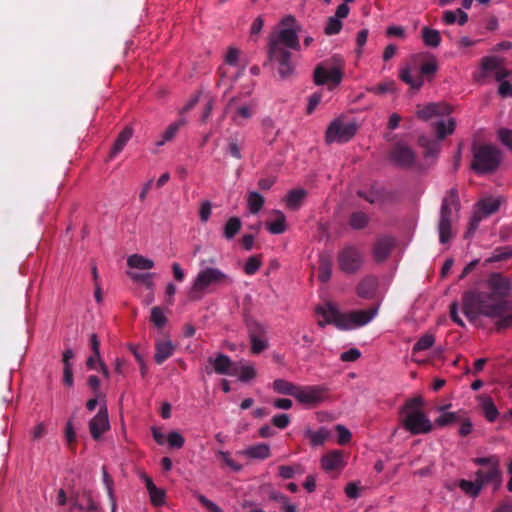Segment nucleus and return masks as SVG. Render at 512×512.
I'll return each instance as SVG.
<instances>
[{
	"label": "nucleus",
	"instance_id": "obj_3",
	"mask_svg": "<svg viewBox=\"0 0 512 512\" xmlns=\"http://www.w3.org/2000/svg\"><path fill=\"white\" fill-rule=\"evenodd\" d=\"M421 397L410 399L402 409V425L413 435L429 433L433 424L424 414Z\"/></svg>",
	"mask_w": 512,
	"mask_h": 512
},
{
	"label": "nucleus",
	"instance_id": "obj_25",
	"mask_svg": "<svg viewBox=\"0 0 512 512\" xmlns=\"http://www.w3.org/2000/svg\"><path fill=\"white\" fill-rule=\"evenodd\" d=\"M476 399L485 418L489 422L495 421L499 415V412L495 406L493 399L490 396L483 394L478 395Z\"/></svg>",
	"mask_w": 512,
	"mask_h": 512
},
{
	"label": "nucleus",
	"instance_id": "obj_36",
	"mask_svg": "<svg viewBox=\"0 0 512 512\" xmlns=\"http://www.w3.org/2000/svg\"><path fill=\"white\" fill-rule=\"evenodd\" d=\"M393 158L398 164L406 166L413 163L414 153L409 147L399 145L394 150Z\"/></svg>",
	"mask_w": 512,
	"mask_h": 512
},
{
	"label": "nucleus",
	"instance_id": "obj_64",
	"mask_svg": "<svg viewBox=\"0 0 512 512\" xmlns=\"http://www.w3.org/2000/svg\"><path fill=\"white\" fill-rule=\"evenodd\" d=\"M499 139L501 142L512 150V130L501 129L499 130Z\"/></svg>",
	"mask_w": 512,
	"mask_h": 512
},
{
	"label": "nucleus",
	"instance_id": "obj_30",
	"mask_svg": "<svg viewBox=\"0 0 512 512\" xmlns=\"http://www.w3.org/2000/svg\"><path fill=\"white\" fill-rule=\"evenodd\" d=\"M98 508L97 503L94 501L92 496L88 493L78 495L75 499L73 509L83 512H93Z\"/></svg>",
	"mask_w": 512,
	"mask_h": 512
},
{
	"label": "nucleus",
	"instance_id": "obj_9",
	"mask_svg": "<svg viewBox=\"0 0 512 512\" xmlns=\"http://www.w3.org/2000/svg\"><path fill=\"white\" fill-rule=\"evenodd\" d=\"M500 163V152L491 145H483L474 153L473 168L479 173L493 171Z\"/></svg>",
	"mask_w": 512,
	"mask_h": 512
},
{
	"label": "nucleus",
	"instance_id": "obj_5",
	"mask_svg": "<svg viewBox=\"0 0 512 512\" xmlns=\"http://www.w3.org/2000/svg\"><path fill=\"white\" fill-rule=\"evenodd\" d=\"M481 468L476 472V477L484 487L487 484H494L496 487L501 483L500 458L497 455L479 457L473 460Z\"/></svg>",
	"mask_w": 512,
	"mask_h": 512
},
{
	"label": "nucleus",
	"instance_id": "obj_14",
	"mask_svg": "<svg viewBox=\"0 0 512 512\" xmlns=\"http://www.w3.org/2000/svg\"><path fill=\"white\" fill-rule=\"evenodd\" d=\"M269 52L271 61L277 65L279 75L282 78L289 77L294 71L291 53L285 47H279L276 43L270 47Z\"/></svg>",
	"mask_w": 512,
	"mask_h": 512
},
{
	"label": "nucleus",
	"instance_id": "obj_45",
	"mask_svg": "<svg viewBox=\"0 0 512 512\" xmlns=\"http://www.w3.org/2000/svg\"><path fill=\"white\" fill-rule=\"evenodd\" d=\"M443 19L446 24L458 22L460 25H463L467 22L468 15L461 9H457L455 11L448 10L444 12Z\"/></svg>",
	"mask_w": 512,
	"mask_h": 512
},
{
	"label": "nucleus",
	"instance_id": "obj_40",
	"mask_svg": "<svg viewBox=\"0 0 512 512\" xmlns=\"http://www.w3.org/2000/svg\"><path fill=\"white\" fill-rule=\"evenodd\" d=\"M458 486L466 495L471 497L478 496L483 488L477 477L474 481L462 479L459 481Z\"/></svg>",
	"mask_w": 512,
	"mask_h": 512
},
{
	"label": "nucleus",
	"instance_id": "obj_61",
	"mask_svg": "<svg viewBox=\"0 0 512 512\" xmlns=\"http://www.w3.org/2000/svg\"><path fill=\"white\" fill-rule=\"evenodd\" d=\"M367 39H368V30H366V29L361 30L357 34V37H356V43H357L356 54H357V57H360L362 55L363 47L366 44Z\"/></svg>",
	"mask_w": 512,
	"mask_h": 512
},
{
	"label": "nucleus",
	"instance_id": "obj_47",
	"mask_svg": "<svg viewBox=\"0 0 512 512\" xmlns=\"http://www.w3.org/2000/svg\"><path fill=\"white\" fill-rule=\"evenodd\" d=\"M150 321L156 328L162 329L167 324L168 319L165 311L155 306L151 309Z\"/></svg>",
	"mask_w": 512,
	"mask_h": 512
},
{
	"label": "nucleus",
	"instance_id": "obj_43",
	"mask_svg": "<svg viewBox=\"0 0 512 512\" xmlns=\"http://www.w3.org/2000/svg\"><path fill=\"white\" fill-rule=\"evenodd\" d=\"M273 389L275 392L279 394L290 395L295 397L298 386L284 379H276L273 382Z\"/></svg>",
	"mask_w": 512,
	"mask_h": 512
},
{
	"label": "nucleus",
	"instance_id": "obj_59",
	"mask_svg": "<svg viewBox=\"0 0 512 512\" xmlns=\"http://www.w3.org/2000/svg\"><path fill=\"white\" fill-rule=\"evenodd\" d=\"M420 144L422 147H424L426 149V154L427 155H434L436 154L439 149H440V145L438 142L436 141H430V140H427L425 138H421L420 139Z\"/></svg>",
	"mask_w": 512,
	"mask_h": 512
},
{
	"label": "nucleus",
	"instance_id": "obj_41",
	"mask_svg": "<svg viewBox=\"0 0 512 512\" xmlns=\"http://www.w3.org/2000/svg\"><path fill=\"white\" fill-rule=\"evenodd\" d=\"M305 435L310 439V442L313 446H319L327 441L330 433L326 428H320L317 431L307 429L305 431Z\"/></svg>",
	"mask_w": 512,
	"mask_h": 512
},
{
	"label": "nucleus",
	"instance_id": "obj_62",
	"mask_svg": "<svg viewBox=\"0 0 512 512\" xmlns=\"http://www.w3.org/2000/svg\"><path fill=\"white\" fill-rule=\"evenodd\" d=\"M218 455L221 457V459L223 460V462L228 466L230 467L232 470L234 471H240L242 469V465H240L239 463L235 462L230 454L228 452H224V451H219L218 452Z\"/></svg>",
	"mask_w": 512,
	"mask_h": 512
},
{
	"label": "nucleus",
	"instance_id": "obj_56",
	"mask_svg": "<svg viewBox=\"0 0 512 512\" xmlns=\"http://www.w3.org/2000/svg\"><path fill=\"white\" fill-rule=\"evenodd\" d=\"M335 429L338 433V444L344 445L351 440L352 434L345 426L338 424L336 425Z\"/></svg>",
	"mask_w": 512,
	"mask_h": 512
},
{
	"label": "nucleus",
	"instance_id": "obj_11",
	"mask_svg": "<svg viewBox=\"0 0 512 512\" xmlns=\"http://www.w3.org/2000/svg\"><path fill=\"white\" fill-rule=\"evenodd\" d=\"M483 68L486 71L491 72L496 80L500 82L498 91L501 96H512V85L505 80L509 75V71L503 67L501 59L497 57L487 58L483 62Z\"/></svg>",
	"mask_w": 512,
	"mask_h": 512
},
{
	"label": "nucleus",
	"instance_id": "obj_22",
	"mask_svg": "<svg viewBox=\"0 0 512 512\" xmlns=\"http://www.w3.org/2000/svg\"><path fill=\"white\" fill-rule=\"evenodd\" d=\"M349 11L350 9L347 4L343 3L339 5L335 15L328 18L324 27V33L329 36L338 34L342 29L341 20L348 16Z\"/></svg>",
	"mask_w": 512,
	"mask_h": 512
},
{
	"label": "nucleus",
	"instance_id": "obj_55",
	"mask_svg": "<svg viewBox=\"0 0 512 512\" xmlns=\"http://www.w3.org/2000/svg\"><path fill=\"white\" fill-rule=\"evenodd\" d=\"M167 442L169 447L179 449L184 445L185 439L178 431H171L167 435Z\"/></svg>",
	"mask_w": 512,
	"mask_h": 512
},
{
	"label": "nucleus",
	"instance_id": "obj_7",
	"mask_svg": "<svg viewBox=\"0 0 512 512\" xmlns=\"http://www.w3.org/2000/svg\"><path fill=\"white\" fill-rule=\"evenodd\" d=\"M358 125L354 120L340 117L330 123L326 131V142L344 143L357 132Z\"/></svg>",
	"mask_w": 512,
	"mask_h": 512
},
{
	"label": "nucleus",
	"instance_id": "obj_46",
	"mask_svg": "<svg viewBox=\"0 0 512 512\" xmlns=\"http://www.w3.org/2000/svg\"><path fill=\"white\" fill-rule=\"evenodd\" d=\"M399 77L402 81L410 85L412 88H419L423 85V80L419 75H413L409 68H403Z\"/></svg>",
	"mask_w": 512,
	"mask_h": 512
},
{
	"label": "nucleus",
	"instance_id": "obj_16",
	"mask_svg": "<svg viewBox=\"0 0 512 512\" xmlns=\"http://www.w3.org/2000/svg\"><path fill=\"white\" fill-rule=\"evenodd\" d=\"M256 105L253 102L239 104L232 99L227 105V113L230 114L231 120L238 126L244 125L252 118Z\"/></svg>",
	"mask_w": 512,
	"mask_h": 512
},
{
	"label": "nucleus",
	"instance_id": "obj_32",
	"mask_svg": "<svg viewBox=\"0 0 512 512\" xmlns=\"http://www.w3.org/2000/svg\"><path fill=\"white\" fill-rule=\"evenodd\" d=\"M127 265L132 269L150 270L154 267V261L141 254H132L127 258Z\"/></svg>",
	"mask_w": 512,
	"mask_h": 512
},
{
	"label": "nucleus",
	"instance_id": "obj_44",
	"mask_svg": "<svg viewBox=\"0 0 512 512\" xmlns=\"http://www.w3.org/2000/svg\"><path fill=\"white\" fill-rule=\"evenodd\" d=\"M264 197L256 191H251L247 196V206L252 214L258 213L264 205Z\"/></svg>",
	"mask_w": 512,
	"mask_h": 512
},
{
	"label": "nucleus",
	"instance_id": "obj_29",
	"mask_svg": "<svg viewBox=\"0 0 512 512\" xmlns=\"http://www.w3.org/2000/svg\"><path fill=\"white\" fill-rule=\"evenodd\" d=\"M435 130L437 133L438 139H443L447 135H450L455 130V121L449 115L444 117H439L435 124Z\"/></svg>",
	"mask_w": 512,
	"mask_h": 512
},
{
	"label": "nucleus",
	"instance_id": "obj_4",
	"mask_svg": "<svg viewBox=\"0 0 512 512\" xmlns=\"http://www.w3.org/2000/svg\"><path fill=\"white\" fill-rule=\"evenodd\" d=\"M300 30L301 25L297 22L294 16H285L279 23L278 31L272 35L270 39V47L276 43L279 47L300 50V43L298 38V32Z\"/></svg>",
	"mask_w": 512,
	"mask_h": 512
},
{
	"label": "nucleus",
	"instance_id": "obj_10",
	"mask_svg": "<svg viewBox=\"0 0 512 512\" xmlns=\"http://www.w3.org/2000/svg\"><path fill=\"white\" fill-rule=\"evenodd\" d=\"M502 199L500 197L488 196L481 199L477 204L475 211L469 223L468 234H473L482 219L498 211Z\"/></svg>",
	"mask_w": 512,
	"mask_h": 512
},
{
	"label": "nucleus",
	"instance_id": "obj_38",
	"mask_svg": "<svg viewBox=\"0 0 512 512\" xmlns=\"http://www.w3.org/2000/svg\"><path fill=\"white\" fill-rule=\"evenodd\" d=\"M394 241L389 238L379 240L374 248V257L377 261H383L389 255Z\"/></svg>",
	"mask_w": 512,
	"mask_h": 512
},
{
	"label": "nucleus",
	"instance_id": "obj_35",
	"mask_svg": "<svg viewBox=\"0 0 512 512\" xmlns=\"http://www.w3.org/2000/svg\"><path fill=\"white\" fill-rule=\"evenodd\" d=\"M133 135V129L131 127L124 128L121 133L118 135L112 149L110 152V157L113 158L117 154H119L127 144V142L131 139Z\"/></svg>",
	"mask_w": 512,
	"mask_h": 512
},
{
	"label": "nucleus",
	"instance_id": "obj_57",
	"mask_svg": "<svg viewBox=\"0 0 512 512\" xmlns=\"http://www.w3.org/2000/svg\"><path fill=\"white\" fill-rule=\"evenodd\" d=\"M368 222V217L366 214L362 212L354 213L351 216L350 224L353 228L360 229L363 228Z\"/></svg>",
	"mask_w": 512,
	"mask_h": 512
},
{
	"label": "nucleus",
	"instance_id": "obj_27",
	"mask_svg": "<svg viewBox=\"0 0 512 512\" xmlns=\"http://www.w3.org/2000/svg\"><path fill=\"white\" fill-rule=\"evenodd\" d=\"M240 454L251 459L264 460L270 457L271 452L268 444L261 443L243 449Z\"/></svg>",
	"mask_w": 512,
	"mask_h": 512
},
{
	"label": "nucleus",
	"instance_id": "obj_54",
	"mask_svg": "<svg viewBox=\"0 0 512 512\" xmlns=\"http://www.w3.org/2000/svg\"><path fill=\"white\" fill-rule=\"evenodd\" d=\"M261 264V259L258 256H251L247 259L244 265V272L247 275H253L259 270Z\"/></svg>",
	"mask_w": 512,
	"mask_h": 512
},
{
	"label": "nucleus",
	"instance_id": "obj_34",
	"mask_svg": "<svg viewBox=\"0 0 512 512\" xmlns=\"http://www.w3.org/2000/svg\"><path fill=\"white\" fill-rule=\"evenodd\" d=\"M306 197V191L301 188L289 191L285 197V204L289 209L296 210Z\"/></svg>",
	"mask_w": 512,
	"mask_h": 512
},
{
	"label": "nucleus",
	"instance_id": "obj_19",
	"mask_svg": "<svg viewBox=\"0 0 512 512\" xmlns=\"http://www.w3.org/2000/svg\"><path fill=\"white\" fill-rule=\"evenodd\" d=\"M452 108L443 102L429 103L425 106H418L416 115L423 120H430L450 115Z\"/></svg>",
	"mask_w": 512,
	"mask_h": 512
},
{
	"label": "nucleus",
	"instance_id": "obj_18",
	"mask_svg": "<svg viewBox=\"0 0 512 512\" xmlns=\"http://www.w3.org/2000/svg\"><path fill=\"white\" fill-rule=\"evenodd\" d=\"M110 428L108 412L106 405L103 404L98 413L90 420L89 422V430L92 437L95 440L100 439V437L108 431Z\"/></svg>",
	"mask_w": 512,
	"mask_h": 512
},
{
	"label": "nucleus",
	"instance_id": "obj_26",
	"mask_svg": "<svg viewBox=\"0 0 512 512\" xmlns=\"http://www.w3.org/2000/svg\"><path fill=\"white\" fill-rule=\"evenodd\" d=\"M265 334V328L260 325H255V330L250 331L251 349L252 352L258 354L268 347L267 340L262 337Z\"/></svg>",
	"mask_w": 512,
	"mask_h": 512
},
{
	"label": "nucleus",
	"instance_id": "obj_24",
	"mask_svg": "<svg viewBox=\"0 0 512 512\" xmlns=\"http://www.w3.org/2000/svg\"><path fill=\"white\" fill-rule=\"evenodd\" d=\"M141 478L145 482L149 493L150 501L154 506H161L165 503L166 493L163 489L157 488L152 479L146 474H142Z\"/></svg>",
	"mask_w": 512,
	"mask_h": 512
},
{
	"label": "nucleus",
	"instance_id": "obj_28",
	"mask_svg": "<svg viewBox=\"0 0 512 512\" xmlns=\"http://www.w3.org/2000/svg\"><path fill=\"white\" fill-rule=\"evenodd\" d=\"M271 220L267 222V229L272 234H282L286 231V217L278 210L271 213Z\"/></svg>",
	"mask_w": 512,
	"mask_h": 512
},
{
	"label": "nucleus",
	"instance_id": "obj_20",
	"mask_svg": "<svg viewBox=\"0 0 512 512\" xmlns=\"http://www.w3.org/2000/svg\"><path fill=\"white\" fill-rule=\"evenodd\" d=\"M234 366L235 363H232L228 356L224 354H218L215 357H210L208 359L206 371L207 373H211L213 371L217 374L231 376Z\"/></svg>",
	"mask_w": 512,
	"mask_h": 512
},
{
	"label": "nucleus",
	"instance_id": "obj_31",
	"mask_svg": "<svg viewBox=\"0 0 512 512\" xmlns=\"http://www.w3.org/2000/svg\"><path fill=\"white\" fill-rule=\"evenodd\" d=\"M450 405L439 407L438 411L442 412L441 415L435 420V425L439 427L448 426L457 421H461L463 419L462 411L458 412H446L445 409Z\"/></svg>",
	"mask_w": 512,
	"mask_h": 512
},
{
	"label": "nucleus",
	"instance_id": "obj_58",
	"mask_svg": "<svg viewBox=\"0 0 512 512\" xmlns=\"http://www.w3.org/2000/svg\"><path fill=\"white\" fill-rule=\"evenodd\" d=\"M301 469L299 465L296 466H288V465H282L279 467V475L283 479H290L294 477L296 473H300Z\"/></svg>",
	"mask_w": 512,
	"mask_h": 512
},
{
	"label": "nucleus",
	"instance_id": "obj_37",
	"mask_svg": "<svg viewBox=\"0 0 512 512\" xmlns=\"http://www.w3.org/2000/svg\"><path fill=\"white\" fill-rule=\"evenodd\" d=\"M186 124V119L184 117L180 118L178 121L170 124L166 130L161 135V139L156 142L157 146H162L166 142L171 141L175 135L177 134L178 130Z\"/></svg>",
	"mask_w": 512,
	"mask_h": 512
},
{
	"label": "nucleus",
	"instance_id": "obj_42",
	"mask_svg": "<svg viewBox=\"0 0 512 512\" xmlns=\"http://www.w3.org/2000/svg\"><path fill=\"white\" fill-rule=\"evenodd\" d=\"M422 38L424 44L429 47L435 48L438 47L441 43V36L439 31L429 27H423Z\"/></svg>",
	"mask_w": 512,
	"mask_h": 512
},
{
	"label": "nucleus",
	"instance_id": "obj_2",
	"mask_svg": "<svg viewBox=\"0 0 512 512\" xmlns=\"http://www.w3.org/2000/svg\"><path fill=\"white\" fill-rule=\"evenodd\" d=\"M232 282V277L221 269L205 266L199 269L191 281L188 295L193 300H199L205 294L212 293L217 288L230 285Z\"/></svg>",
	"mask_w": 512,
	"mask_h": 512
},
{
	"label": "nucleus",
	"instance_id": "obj_52",
	"mask_svg": "<svg viewBox=\"0 0 512 512\" xmlns=\"http://www.w3.org/2000/svg\"><path fill=\"white\" fill-rule=\"evenodd\" d=\"M369 92H372L374 94L382 95L386 93H394L396 91L395 88V82L392 80L385 81L383 83H380L374 87L369 88Z\"/></svg>",
	"mask_w": 512,
	"mask_h": 512
},
{
	"label": "nucleus",
	"instance_id": "obj_13",
	"mask_svg": "<svg viewBox=\"0 0 512 512\" xmlns=\"http://www.w3.org/2000/svg\"><path fill=\"white\" fill-rule=\"evenodd\" d=\"M377 308L357 310L343 313V321L340 322V329L352 330L368 324L377 315Z\"/></svg>",
	"mask_w": 512,
	"mask_h": 512
},
{
	"label": "nucleus",
	"instance_id": "obj_63",
	"mask_svg": "<svg viewBox=\"0 0 512 512\" xmlns=\"http://www.w3.org/2000/svg\"><path fill=\"white\" fill-rule=\"evenodd\" d=\"M331 276V265L329 261H322L319 267V278L322 282H326Z\"/></svg>",
	"mask_w": 512,
	"mask_h": 512
},
{
	"label": "nucleus",
	"instance_id": "obj_53",
	"mask_svg": "<svg viewBox=\"0 0 512 512\" xmlns=\"http://www.w3.org/2000/svg\"><path fill=\"white\" fill-rule=\"evenodd\" d=\"M129 275L132 280L143 283L148 289L152 290L154 288V274L130 273Z\"/></svg>",
	"mask_w": 512,
	"mask_h": 512
},
{
	"label": "nucleus",
	"instance_id": "obj_17",
	"mask_svg": "<svg viewBox=\"0 0 512 512\" xmlns=\"http://www.w3.org/2000/svg\"><path fill=\"white\" fill-rule=\"evenodd\" d=\"M316 313L319 316V326L334 324L337 328L340 329V322L343 321V313H340L334 305L331 303L320 305L317 307Z\"/></svg>",
	"mask_w": 512,
	"mask_h": 512
},
{
	"label": "nucleus",
	"instance_id": "obj_50",
	"mask_svg": "<svg viewBox=\"0 0 512 512\" xmlns=\"http://www.w3.org/2000/svg\"><path fill=\"white\" fill-rule=\"evenodd\" d=\"M435 337L433 334L427 333L419 338L413 347V354L427 350L434 345Z\"/></svg>",
	"mask_w": 512,
	"mask_h": 512
},
{
	"label": "nucleus",
	"instance_id": "obj_49",
	"mask_svg": "<svg viewBox=\"0 0 512 512\" xmlns=\"http://www.w3.org/2000/svg\"><path fill=\"white\" fill-rule=\"evenodd\" d=\"M376 288V279L373 277L365 278L357 288L359 296L367 298L370 297Z\"/></svg>",
	"mask_w": 512,
	"mask_h": 512
},
{
	"label": "nucleus",
	"instance_id": "obj_51",
	"mask_svg": "<svg viewBox=\"0 0 512 512\" xmlns=\"http://www.w3.org/2000/svg\"><path fill=\"white\" fill-rule=\"evenodd\" d=\"M512 257V248L511 247H500L496 248L492 255L486 259L487 263L499 262L502 260H506Z\"/></svg>",
	"mask_w": 512,
	"mask_h": 512
},
{
	"label": "nucleus",
	"instance_id": "obj_8",
	"mask_svg": "<svg viewBox=\"0 0 512 512\" xmlns=\"http://www.w3.org/2000/svg\"><path fill=\"white\" fill-rule=\"evenodd\" d=\"M343 79L342 64L324 62L314 71V81L317 85H328L329 89L338 86Z\"/></svg>",
	"mask_w": 512,
	"mask_h": 512
},
{
	"label": "nucleus",
	"instance_id": "obj_1",
	"mask_svg": "<svg viewBox=\"0 0 512 512\" xmlns=\"http://www.w3.org/2000/svg\"><path fill=\"white\" fill-rule=\"evenodd\" d=\"M511 291V282L501 274L494 273L486 281L463 295L462 310L470 321L481 316L497 317L506 308V298Z\"/></svg>",
	"mask_w": 512,
	"mask_h": 512
},
{
	"label": "nucleus",
	"instance_id": "obj_33",
	"mask_svg": "<svg viewBox=\"0 0 512 512\" xmlns=\"http://www.w3.org/2000/svg\"><path fill=\"white\" fill-rule=\"evenodd\" d=\"M174 351V346L170 340H160L156 343V353H155V361L158 364L163 363L167 358H169Z\"/></svg>",
	"mask_w": 512,
	"mask_h": 512
},
{
	"label": "nucleus",
	"instance_id": "obj_6",
	"mask_svg": "<svg viewBox=\"0 0 512 512\" xmlns=\"http://www.w3.org/2000/svg\"><path fill=\"white\" fill-rule=\"evenodd\" d=\"M458 206V197L454 191H451L443 200L438 224L439 238L442 244L449 242L453 236L451 230L452 211L457 210Z\"/></svg>",
	"mask_w": 512,
	"mask_h": 512
},
{
	"label": "nucleus",
	"instance_id": "obj_21",
	"mask_svg": "<svg viewBox=\"0 0 512 512\" xmlns=\"http://www.w3.org/2000/svg\"><path fill=\"white\" fill-rule=\"evenodd\" d=\"M345 466L346 459L340 450H332L321 458V467L326 472H340Z\"/></svg>",
	"mask_w": 512,
	"mask_h": 512
},
{
	"label": "nucleus",
	"instance_id": "obj_15",
	"mask_svg": "<svg viewBox=\"0 0 512 512\" xmlns=\"http://www.w3.org/2000/svg\"><path fill=\"white\" fill-rule=\"evenodd\" d=\"M362 262V254L355 247H345L338 255L339 267L345 273H354L358 271Z\"/></svg>",
	"mask_w": 512,
	"mask_h": 512
},
{
	"label": "nucleus",
	"instance_id": "obj_39",
	"mask_svg": "<svg viewBox=\"0 0 512 512\" xmlns=\"http://www.w3.org/2000/svg\"><path fill=\"white\" fill-rule=\"evenodd\" d=\"M102 480L104 487L106 489L107 495L109 497L110 503H111V512H116L117 509V503H116V497L114 493V481L112 477L108 474L105 467L102 468Z\"/></svg>",
	"mask_w": 512,
	"mask_h": 512
},
{
	"label": "nucleus",
	"instance_id": "obj_60",
	"mask_svg": "<svg viewBox=\"0 0 512 512\" xmlns=\"http://www.w3.org/2000/svg\"><path fill=\"white\" fill-rule=\"evenodd\" d=\"M199 502L209 511V512H223V510L214 502L206 498L204 495L197 494L196 495Z\"/></svg>",
	"mask_w": 512,
	"mask_h": 512
},
{
	"label": "nucleus",
	"instance_id": "obj_48",
	"mask_svg": "<svg viewBox=\"0 0 512 512\" xmlns=\"http://www.w3.org/2000/svg\"><path fill=\"white\" fill-rule=\"evenodd\" d=\"M241 226L242 223L239 218L231 217L224 226V237L231 240L240 231Z\"/></svg>",
	"mask_w": 512,
	"mask_h": 512
},
{
	"label": "nucleus",
	"instance_id": "obj_23",
	"mask_svg": "<svg viewBox=\"0 0 512 512\" xmlns=\"http://www.w3.org/2000/svg\"><path fill=\"white\" fill-rule=\"evenodd\" d=\"M231 376L238 377V380L241 382H249L253 380L256 375V368L253 364L247 363L245 361H240L235 363Z\"/></svg>",
	"mask_w": 512,
	"mask_h": 512
},
{
	"label": "nucleus",
	"instance_id": "obj_12",
	"mask_svg": "<svg viewBox=\"0 0 512 512\" xmlns=\"http://www.w3.org/2000/svg\"><path fill=\"white\" fill-rule=\"evenodd\" d=\"M327 389L324 386H298L295 398L297 401L308 407H315L327 399Z\"/></svg>",
	"mask_w": 512,
	"mask_h": 512
}]
</instances>
